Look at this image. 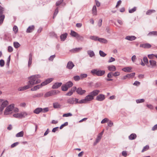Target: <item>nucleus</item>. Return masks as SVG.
<instances>
[{
    "mask_svg": "<svg viewBox=\"0 0 157 157\" xmlns=\"http://www.w3.org/2000/svg\"><path fill=\"white\" fill-rule=\"evenodd\" d=\"M40 77V76L39 75H33L29 77L28 78L29 79V84L32 86L34 84L40 83L41 82L40 80L37 79Z\"/></svg>",
    "mask_w": 157,
    "mask_h": 157,
    "instance_id": "1",
    "label": "nucleus"
},
{
    "mask_svg": "<svg viewBox=\"0 0 157 157\" xmlns=\"http://www.w3.org/2000/svg\"><path fill=\"white\" fill-rule=\"evenodd\" d=\"M91 73L93 75L102 76L105 74V71L104 70H100L97 69H94L91 71Z\"/></svg>",
    "mask_w": 157,
    "mask_h": 157,
    "instance_id": "2",
    "label": "nucleus"
},
{
    "mask_svg": "<svg viewBox=\"0 0 157 157\" xmlns=\"http://www.w3.org/2000/svg\"><path fill=\"white\" fill-rule=\"evenodd\" d=\"M94 98L91 96L89 94L86 96L84 99H82L79 101V104L86 103L94 99Z\"/></svg>",
    "mask_w": 157,
    "mask_h": 157,
    "instance_id": "3",
    "label": "nucleus"
},
{
    "mask_svg": "<svg viewBox=\"0 0 157 157\" xmlns=\"http://www.w3.org/2000/svg\"><path fill=\"white\" fill-rule=\"evenodd\" d=\"M14 107V105L12 104L9 105L5 109V110L4 111V114L5 115H7L11 114L12 113V111Z\"/></svg>",
    "mask_w": 157,
    "mask_h": 157,
    "instance_id": "4",
    "label": "nucleus"
},
{
    "mask_svg": "<svg viewBox=\"0 0 157 157\" xmlns=\"http://www.w3.org/2000/svg\"><path fill=\"white\" fill-rule=\"evenodd\" d=\"M79 102L78 99L73 97L69 98L67 100V103L71 105L79 103Z\"/></svg>",
    "mask_w": 157,
    "mask_h": 157,
    "instance_id": "5",
    "label": "nucleus"
},
{
    "mask_svg": "<svg viewBox=\"0 0 157 157\" xmlns=\"http://www.w3.org/2000/svg\"><path fill=\"white\" fill-rule=\"evenodd\" d=\"M4 9L0 5V25L2 24L5 18V15L3 14Z\"/></svg>",
    "mask_w": 157,
    "mask_h": 157,
    "instance_id": "6",
    "label": "nucleus"
},
{
    "mask_svg": "<svg viewBox=\"0 0 157 157\" xmlns=\"http://www.w3.org/2000/svg\"><path fill=\"white\" fill-rule=\"evenodd\" d=\"M0 107V114H2L4 108L6 107L9 104L8 101L7 100L4 101L3 100V102Z\"/></svg>",
    "mask_w": 157,
    "mask_h": 157,
    "instance_id": "7",
    "label": "nucleus"
},
{
    "mask_svg": "<svg viewBox=\"0 0 157 157\" xmlns=\"http://www.w3.org/2000/svg\"><path fill=\"white\" fill-rule=\"evenodd\" d=\"M104 132V131H102L98 135L97 138L96 140V141L94 143V145L95 146L97 143H98L101 140L102 136Z\"/></svg>",
    "mask_w": 157,
    "mask_h": 157,
    "instance_id": "8",
    "label": "nucleus"
},
{
    "mask_svg": "<svg viewBox=\"0 0 157 157\" xmlns=\"http://www.w3.org/2000/svg\"><path fill=\"white\" fill-rule=\"evenodd\" d=\"M105 98V95L103 94H100L97 96L96 99L99 101H102Z\"/></svg>",
    "mask_w": 157,
    "mask_h": 157,
    "instance_id": "9",
    "label": "nucleus"
},
{
    "mask_svg": "<svg viewBox=\"0 0 157 157\" xmlns=\"http://www.w3.org/2000/svg\"><path fill=\"white\" fill-rule=\"evenodd\" d=\"M99 92V90H95L90 93L89 94L94 98V97L97 95Z\"/></svg>",
    "mask_w": 157,
    "mask_h": 157,
    "instance_id": "10",
    "label": "nucleus"
},
{
    "mask_svg": "<svg viewBox=\"0 0 157 157\" xmlns=\"http://www.w3.org/2000/svg\"><path fill=\"white\" fill-rule=\"evenodd\" d=\"M62 83L61 82H56L54 83V84L53 85L52 88L53 89H56L58 88L59 87H60Z\"/></svg>",
    "mask_w": 157,
    "mask_h": 157,
    "instance_id": "11",
    "label": "nucleus"
},
{
    "mask_svg": "<svg viewBox=\"0 0 157 157\" xmlns=\"http://www.w3.org/2000/svg\"><path fill=\"white\" fill-rule=\"evenodd\" d=\"M75 65L73 62L70 61L67 63V67L69 69H71Z\"/></svg>",
    "mask_w": 157,
    "mask_h": 157,
    "instance_id": "12",
    "label": "nucleus"
},
{
    "mask_svg": "<svg viewBox=\"0 0 157 157\" xmlns=\"http://www.w3.org/2000/svg\"><path fill=\"white\" fill-rule=\"evenodd\" d=\"M151 45L148 43H145L141 44L140 45V47H142L145 48H148L151 47Z\"/></svg>",
    "mask_w": 157,
    "mask_h": 157,
    "instance_id": "13",
    "label": "nucleus"
},
{
    "mask_svg": "<svg viewBox=\"0 0 157 157\" xmlns=\"http://www.w3.org/2000/svg\"><path fill=\"white\" fill-rule=\"evenodd\" d=\"M77 93L80 94L82 95L86 92V91L84 90H82L81 88H78L76 90Z\"/></svg>",
    "mask_w": 157,
    "mask_h": 157,
    "instance_id": "14",
    "label": "nucleus"
},
{
    "mask_svg": "<svg viewBox=\"0 0 157 157\" xmlns=\"http://www.w3.org/2000/svg\"><path fill=\"white\" fill-rule=\"evenodd\" d=\"M136 38V37L134 36H126L125 37V39L126 40H130V41H132L135 40Z\"/></svg>",
    "mask_w": 157,
    "mask_h": 157,
    "instance_id": "15",
    "label": "nucleus"
},
{
    "mask_svg": "<svg viewBox=\"0 0 157 157\" xmlns=\"http://www.w3.org/2000/svg\"><path fill=\"white\" fill-rule=\"evenodd\" d=\"M108 70L111 71H114L116 70V67L114 65H111L109 66L108 67Z\"/></svg>",
    "mask_w": 157,
    "mask_h": 157,
    "instance_id": "16",
    "label": "nucleus"
},
{
    "mask_svg": "<svg viewBox=\"0 0 157 157\" xmlns=\"http://www.w3.org/2000/svg\"><path fill=\"white\" fill-rule=\"evenodd\" d=\"M59 92V91L58 90H52L50 91V96L57 94Z\"/></svg>",
    "mask_w": 157,
    "mask_h": 157,
    "instance_id": "17",
    "label": "nucleus"
},
{
    "mask_svg": "<svg viewBox=\"0 0 157 157\" xmlns=\"http://www.w3.org/2000/svg\"><path fill=\"white\" fill-rule=\"evenodd\" d=\"M149 63L152 68L156 66V62L155 60H150Z\"/></svg>",
    "mask_w": 157,
    "mask_h": 157,
    "instance_id": "18",
    "label": "nucleus"
},
{
    "mask_svg": "<svg viewBox=\"0 0 157 157\" xmlns=\"http://www.w3.org/2000/svg\"><path fill=\"white\" fill-rule=\"evenodd\" d=\"M113 76V73L112 72H109L107 75V77L108 78H106V79L107 81H112L113 79H111V78H112V76Z\"/></svg>",
    "mask_w": 157,
    "mask_h": 157,
    "instance_id": "19",
    "label": "nucleus"
},
{
    "mask_svg": "<svg viewBox=\"0 0 157 157\" xmlns=\"http://www.w3.org/2000/svg\"><path fill=\"white\" fill-rule=\"evenodd\" d=\"M67 33H65L61 35L60 36L61 40L63 41H64L67 37Z\"/></svg>",
    "mask_w": 157,
    "mask_h": 157,
    "instance_id": "20",
    "label": "nucleus"
},
{
    "mask_svg": "<svg viewBox=\"0 0 157 157\" xmlns=\"http://www.w3.org/2000/svg\"><path fill=\"white\" fill-rule=\"evenodd\" d=\"M42 108H37L34 111V113L36 114H39L40 113L42 112Z\"/></svg>",
    "mask_w": 157,
    "mask_h": 157,
    "instance_id": "21",
    "label": "nucleus"
},
{
    "mask_svg": "<svg viewBox=\"0 0 157 157\" xmlns=\"http://www.w3.org/2000/svg\"><path fill=\"white\" fill-rule=\"evenodd\" d=\"M34 29V25L29 26L27 29L26 32L29 33L32 32Z\"/></svg>",
    "mask_w": 157,
    "mask_h": 157,
    "instance_id": "22",
    "label": "nucleus"
},
{
    "mask_svg": "<svg viewBox=\"0 0 157 157\" xmlns=\"http://www.w3.org/2000/svg\"><path fill=\"white\" fill-rule=\"evenodd\" d=\"M136 137V135L135 133L131 134L128 137L129 139L130 140L135 139Z\"/></svg>",
    "mask_w": 157,
    "mask_h": 157,
    "instance_id": "23",
    "label": "nucleus"
},
{
    "mask_svg": "<svg viewBox=\"0 0 157 157\" xmlns=\"http://www.w3.org/2000/svg\"><path fill=\"white\" fill-rule=\"evenodd\" d=\"M70 35L71 36L75 37L76 38L79 34L75 31L71 30Z\"/></svg>",
    "mask_w": 157,
    "mask_h": 157,
    "instance_id": "24",
    "label": "nucleus"
},
{
    "mask_svg": "<svg viewBox=\"0 0 157 157\" xmlns=\"http://www.w3.org/2000/svg\"><path fill=\"white\" fill-rule=\"evenodd\" d=\"M87 53L88 55H89L90 57H92L95 56V54L92 50H88L87 51Z\"/></svg>",
    "mask_w": 157,
    "mask_h": 157,
    "instance_id": "25",
    "label": "nucleus"
},
{
    "mask_svg": "<svg viewBox=\"0 0 157 157\" xmlns=\"http://www.w3.org/2000/svg\"><path fill=\"white\" fill-rule=\"evenodd\" d=\"M92 14L93 15H96L97 13V7L96 6L94 5L93 7L92 10Z\"/></svg>",
    "mask_w": 157,
    "mask_h": 157,
    "instance_id": "26",
    "label": "nucleus"
},
{
    "mask_svg": "<svg viewBox=\"0 0 157 157\" xmlns=\"http://www.w3.org/2000/svg\"><path fill=\"white\" fill-rule=\"evenodd\" d=\"M42 87L40 85H38L34 87L33 88L31 89V90L33 91H35L37 89L41 88Z\"/></svg>",
    "mask_w": 157,
    "mask_h": 157,
    "instance_id": "27",
    "label": "nucleus"
},
{
    "mask_svg": "<svg viewBox=\"0 0 157 157\" xmlns=\"http://www.w3.org/2000/svg\"><path fill=\"white\" fill-rule=\"evenodd\" d=\"M98 40L101 43H107L108 41L107 40L103 38H99Z\"/></svg>",
    "mask_w": 157,
    "mask_h": 157,
    "instance_id": "28",
    "label": "nucleus"
},
{
    "mask_svg": "<svg viewBox=\"0 0 157 157\" xmlns=\"http://www.w3.org/2000/svg\"><path fill=\"white\" fill-rule=\"evenodd\" d=\"M82 49V48H75L72 49L71 51L73 52H78Z\"/></svg>",
    "mask_w": 157,
    "mask_h": 157,
    "instance_id": "29",
    "label": "nucleus"
},
{
    "mask_svg": "<svg viewBox=\"0 0 157 157\" xmlns=\"http://www.w3.org/2000/svg\"><path fill=\"white\" fill-rule=\"evenodd\" d=\"M131 67H124L122 69V70L124 72H131Z\"/></svg>",
    "mask_w": 157,
    "mask_h": 157,
    "instance_id": "30",
    "label": "nucleus"
},
{
    "mask_svg": "<svg viewBox=\"0 0 157 157\" xmlns=\"http://www.w3.org/2000/svg\"><path fill=\"white\" fill-rule=\"evenodd\" d=\"M24 133L23 131H21L17 134L16 136L17 137H22L24 135Z\"/></svg>",
    "mask_w": 157,
    "mask_h": 157,
    "instance_id": "31",
    "label": "nucleus"
},
{
    "mask_svg": "<svg viewBox=\"0 0 157 157\" xmlns=\"http://www.w3.org/2000/svg\"><path fill=\"white\" fill-rule=\"evenodd\" d=\"M65 85L69 88L72 86L73 85V83L69 81L66 83Z\"/></svg>",
    "mask_w": 157,
    "mask_h": 157,
    "instance_id": "32",
    "label": "nucleus"
},
{
    "mask_svg": "<svg viewBox=\"0 0 157 157\" xmlns=\"http://www.w3.org/2000/svg\"><path fill=\"white\" fill-rule=\"evenodd\" d=\"M48 83H49V79H47L45 81L42 82L40 85H41V87H42L47 84Z\"/></svg>",
    "mask_w": 157,
    "mask_h": 157,
    "instance_id": "33",
    "label": "nucleus"
},
{
    "mask_svg": "<svg viewBox=\"0 0 157 157\" xmlns=\"http://www.w3.org/2000/svg\"><path fill=\"white\" fill-rule=\"evenodd\" d=\"M155 12V10H147L146 12V14L147 15H150L151 13H153Z\"/></svg>",
    "mask_w": 157,
    "mask_h": 157,
    "instance_id": "34",
    "label": "nucleus"
},
{
    "mask_svg": "<svg viewBox=\"0 0 157 157\" xmlns=\"http://www.w3.org/2000/svg\"><path fill=\"white\" fill-rule=\"evenodd\" d=\"M148 35H154L157 36V31H151L149 32L148 34Z\"/></svg>",
    "mask_w": 157,
    "mask_h": 157,
    "instance_id": "35",
    "label": "nucleus"
},
{
    "mask_svg": "<svg viewBox=\"0 0 157 157\" xmlns=\"http://www.w3.org/2000/svg\"><path fill=\"white\" fill-rule=\"evenodd\" d=\"M20 46V44L18 42H13V46L15 48H18Z\"/></svg>",
    "mask_w": 157,
    "mask_h": 157,
    "instance_id": "36",
    "label": "nucleus"
},
{
    "mask_svg": "<svg viewBox=\"0 0 157 157\" xmlns=\"http://www.w3.org/2000/svg\"><path fill=\"white\" fill-rule=\"evenodd\" d=\"M68 88L65 84L64 85H62L61 86V89L63 91H66L67 90Z\"/></svg>",
    "mask_w": 157,
    "mask_h": 157,
    "instance_id": "37",
    "label": "nucleus"
},
{
    "mask_svg": "<svg viewBox=\"0 0 157 157\" xmlns=\"http://www.w3.org/2000/svg\"><path fill=\"white\" fill-rule=\"evenodd\" d=\"M20 113L21 116V118L25 117L27 115V113L25 112H22Z\"/></svg>",
    "mask_w": 157,
    "mask_h": 157,
    "instance_id": "38",
    "label": "nucleus"
},
{
    "mask_svg": "<svg viewBox=\"0 0 157 157\" xmlns=\"http://www.w3.org/2000/svg\"><path fill=\"white\" fill-rule=\"evenodd\" d=\"M90 38L91 40H93L96 41V40H98V39H99V38L96 36H91L90 37Z\"/></svg>",
    "mask_w": 157,
    "mask_h": 157,
    "instance_id": "39",
    "label": "nucleus"
},
{
    "mask_svg": "<svg viewBox=\"0 0 157 157\" xmlns=\"http://www.w3.org/2000/svg\"><path fill=\"white\" fill-rule=\"evenodd\" d=\"M58 12H59V11H58V8L57 7L55 10V12L54 13L53 16V19H54L55 18V17H56V16L57 15V13H58Z\"/></svg>",
    "mask_w": 157,
    "mask_h": 157,
    "instance_id": "40",
    "label": "nucleus"
},
{
    "mask_svg": "<svg viewBox=\"0 0 157 157\" xmlns=\"http://www.w3.org/2000/svg\"><path fill=\"white\" fill-rule=\"evenodd\" d=\"M149 148V146L148 145H147L144 147L141 151L142 152H143L147 150H148Z\"/></svg>",
    "mask_w": 157,
    "mask_h": 157,
    "instance_id": "41",
    "label": "nucleus"
},
{
    "mask_svg": "<svg viewBox=\"0 0 157 157\" xmlns=\"http://www.w3.org/2000/svg\"><path fill=\"white\" fill-rule=\"evenodd\" d=\"M53 107L55 108H58L60 107V105L58 103H55L53 104Z\"/></svg>",
    "mask_w": 157,
    "mask_h": 157,
    "instance_id": "42",
    "label": "nucleus"
},
{
    "mask_svg": "<svg viewBox=\"0 0 157 157\" xmlns=\"http://www.w3.org/2000/svg\"><path fill=\"white\" fill-rule=\"evenodd\" d=\"M99 53L100 56L102 57H105L106 55V54L105 53L101 50L99 51Z\"/></svg>",
    "mask_w": 157,
    "mask_h": 157,
    "instance_id": "43",
    "label": "nucleus"
},
{
    "mask_svg": "<svg viewBox=\"0 0 157 157\" xmlns=\"http://www.w3.org/2000/svg\"><path fill=\"white\" fill-rule=\"evenodd\" d=\"M144 101V99H138L136 100V102L137 103H142Z\"/></svg>",
    "mask_w": 157,
    "mask_h": 157,
    "instance_id": "44",
    "label": "nucleus"
},
{
    "mask_svg": "<svg viewBox=\"0 0 157 157\" xmlns=\"http://www.w3.org/2000/svg\"><path fill=\"white\" fill-rule=\"evenodd\" d=\"M13 116L15 118H21V116L20 113H17L14 114L13 115Z\"/></svg>",
    "mask_w": 157,
    "mask_h": 157,
    "instance_id": "45",
    "label": "nucleus"
},
{
    "mask_svg": "<svg viewBox=\"0 0 157 157\" xmlns=\"http://www.w3.org/2000/svg\"><path fill=\"white\" fill-rule=\"evenodd\" d=\"M76 38L78 40H80L82 41H83L84 40V37L82 36H80L79 35H78V36H77Z\"/></svg>",
    "mask_w": 157,
    "mask_h": 157,
    "instance_id": "46",
    "label": "nucleus"
},
{
    "mask_svg": "<svg viewBox=\"0 0 157 157\" xmlns=\"http://www.w3.org/2000/svg\"><path fill=\"white\" fill-rule=\"evenodd\" d=\"M73 78L75 81H78L81 79L80 77L78 75L74 76L73 77Z\"/></svg>",
    "mask_w": 157,
    "mask_h": 157,
    "instance_id": "47",
    "label": "nucleus"
},
{
    "mask_svg": "<svg viewBox=\"0 0 157 157\" xmlns=\"http://www.w3.org/2000/svg\"><path fill=\"white\" fill-rule=\"evenodd\" d=\"M72 114L71 113L64 114L63 115V117H68L72 116Z\"/></svg>",
    "mask_w": 157,
    "mask_h": 157,
    "instance_id": "48",
    "label": "nucleus"
},
{
    "mask_svg": "<svg viewBox=\"0 0 157 157\" xmlns=\"http://www.w3.org/2000/svg\"><path fill=\"white\" fill-rule=\"evenodd\" d=\"M13 30L15 34L17 33L18 31V29L16 26H14L13 28Z\"/></svg>",
    "mask_w": 157,
    "mask_h": 157,
    "instance_id": "49",
    "label": "nucleus"
},
{
    "mask_svg": "<svg viewBox=\"0 0 157 157\" xmlns=\"http://www.w3.org/2000/svg\"><path fill=\"white\" fill-rule=\"evenodd\" d=\"M136 10V7H134L132 9H130L129 10V12L130 13H132L135 11Z\"/></svg>",
    "mask_w": 157,
    "mask_h": 157,
    "instance_id": "50",
    "label": "nucleus"
},
{
    "mask_svg": "<svg viewBox=\"0 0 157 157\" xmlns=\"http://www.w3.org/2000/svg\"><path fill=\"white\" fill-rule=\"evenodd\" d=\"M109 121V119L106 118H105L102 120L101 123V124L105 123Z\"/></svg>",
    "mask_w": 157,
    "mask_h": 157,
    "instance_id": "51",
    "label": "nucleus"
},
{
    "mask_svg": "<svg viewBox=\"0 0 157 157\" xmlns=\"http://www.w3.org/2000/svg\"><path fill=\"white\" fill-rule=\"evenodd\" d=\"M68 123L67 122H65L64 124H62L60 127V129H62L63 127L68 125Z\"/></svg>",
    "mask_w": 157,
    "mask_h": 157,
    "instance_id": "52",
    "label": "nucleus"
},
{
    "mask_svg": "<svg viewBox=\"0 0 157 157\" xmlns=\"http://www.w3.org/2000/svg\"><path fill=\"white\" fill-rule=\"evenodd\" d=\"M5 64L4 61L3 59L0 60V66L1 67H3L4 66Z\"/></svg>",
    "mask_w": 157,
    "mask_h": 157,
    "instance_id": "53",
    "label": "nucleus"
},
{
    "mask_svg": "<svg viewBox=\"0 0 157 157\" xmlns=\"http://www.w3.org/2000/svg\"><path fill=\"white\" fill-rule=\"evenodd\" d=\"M143 61L146 64H148V60L147 58L146 57H144L143 58Z\"/></svg>",
    "mask_w": 157,
    "mask_h": 157,
    "instance_id": "54",
    "label": "nucleus"
},
{
    "mask_svg": "<svg viewBox=\"0 0 157 157\" xmlns=\"http://www.w3.org/2000/svg\"><path fill=\"white\" fill-rule=\"evenodd\" d=\"M87 76V75L86 74H81L80 76V78L81 79H82L84 78H86Z\"/></svg>",
    "mask_w": 157,
    "mask_h": 157,
    "instance_id": "55",
    "label": "nucleus"
},
{
    "mask_svg": "<svg viewBox=\"0 0 157 157\" xmlns=\"http://www.w3.org/2000/svg\"><path fill=\"white\" fill-rule=\"evenodd\" d=\"M120 73L119 72L117 71L115 72L114 73H113V76L114 77H116L120 75Z\"/></svg>",
    "mask_w": 157,
    "mask_h": 157,
    "instance_id": "56",
    "label": "nucleus"
},
{
    "mask_svg": "<svg viewBox=\"0 0 157 157\" xmlns=\"http://www.w3.org/2000/svg\"><path fill=\"white\" fill-rule=\"evenodd\" d=\"M155 56V55L153 54H149L148 55V58L150 59H153Z\"/></svg>",
    "mask_w": 157,
    "mask_h": 157,
    "instance_id": "57",
    "label": "nucleus"
},
{
    "mask_svg": "<svg viewBox=\"0 0 157 157\" xmlns=\"http://www.w3.org/2000/svg\"><path fill=\"white\" fill-rule=\"evenodd\" d=\"M73 94V92H72V91L71 90L69 91L68 93H67L66 94V95L67 96H71Z\"/></svg>",
    "mask_w": 157,
    "mask_h": 157,
    "instance_id": "58",
    "label": "nucleus"
},
{
    "mask_svg": "<svg viewBox=\"0 0 157 157\" xmlns=\"http://www.w3.org/2000/svg\"><path fill=\"white\" fill-rule=\"evenodd\" d=\"M13 51V48L10 46H9L8 48V51L9 52H12Z\"/></svg>",
    "mask_w": 157,
    "mask_h": 157,
    "instance_id": "59",
    "label": "nucleus"
},
{
    "mask_svg": "<svg viewBox=\"0 0 157 157\" xmlns=\"http://www.w3.org/2000/svg\"><path fill=\"white\" fill-rule=\"evenodd\" d=\"M63 2V0H59L56 3V6H58L59 5Z\"/></svg>",
    "mask_w": 157,
    "mask_h": 157,
    "instance_id": "60",
    "label": "nucleus"
},
{
    "mask_svg": "<svg viewBox=\"0 0 157 157\" xmlns=\"http://www.w3.org/2000/svg\"><path fill=\"white\" fill-rule=\"evenodd\" d=\"M132 61L133 62H134L136 60V57L135 55L133 56L131 58Z\"/></svg>",
    "mask_w": 157,
    "mask_h": 157,
    "instance_id": "61",
    "label": "nucleus"
},
{
    "mask_svg": "<svg viewBox=\"0 0 157 157\" xmlns=\"http://www.w3.org/2000/svg\"><path fill=\"white\" fill-rule=\"evenodd\" d=\"M48 110L49 109L48 107L45 108L44 109H42V112L43 113H45L48 111Z\"/></svg>",
    "mask_w": 157,
    "mask_h": 157,
    "instance_id": "62",
    "label": "nucleus"
},
{
    "mask_svg": "<svg viewBox=\"0 0 157 157\" xmlns=\"http://www.w3.org/2000/svg\"><path fill=\"white\" fill-rule=\"evenodd\" d=\"M109 122L108 123V126L110 127H111L113 125V123L111 121H108Z\"/></svg>",
    "mask_w": 157,
    "mask_h": 157,
    "instance_id": "63",
    "label": "nucleus"
},
{
    "mask_svg": "<svg viewBox=\"0 0 157 157\" xmlns=\"http://www.w3.org/2000/svg\"><path fill=\"white\" fill-rule=\"evenodd\" d=\"M24 86L25 90H26L28 89L29 88L31 87H32V86H31L28 83V85Z\"/></svg>",
    "mask_w": 157,
    "mask_h": 157,
    "instance_id": "64",
    "label": "nucleus"
}]
</instances>
